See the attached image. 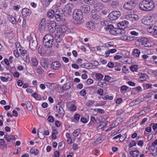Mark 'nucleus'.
I'll return each mask as SVG.
<instances>
[{
	"mask_svg": "<svg viewBox=\"0 0 157 157\" xmlns=\"http://www.w3.org/2000/svg\"><path fill=\"white\" fill-rule=\"evenodd\" d=\"M155 6L154 2L151 0H143L139 4L140 9L145 11L152 10Z\"/></svg>",
	"mask_w": 157,
	"mask_h": 157,
	"instance_id": "f257e3e1",
	"label": "nucleus"
},
{
	"mask_svg": "<svg viewBox=\"0 0 157 157\" xmlns=\"http://www.w3.org/2000/svg\"><path fill=\"white\" fill-rule=\"evenodd\" d=\"M43 43L46 47L48 48L52 47L55 43L53 35L50 34H46L44 37Z\"/></svg>",
	"mask_w": 157,
	"mask_h": 157,
	"instance_id": "f03ea898",
	"label": "nucleus"
},
{
	"mask_svg": "<svg viewBox=\"0 0 157 157\" xmlns=\"http://www.w3.org/2000/svg\"><path fill=\"white\" fill-rule=\"evenodd\" d=\"M73 16L75 21V24L79 25L82 23L83 16L82 11L78 10H74L73 13Z\"/></svg>",
	"mask_w": 157,
	"mask_h": 157,
	"instance_id": "7ed1b4c3",
	"label": "nucleus"
},
{
	"mask_svg": "<svg viewBox=\"0 0 157 157\" xmlns=\"http://www.w3.org/2000/svg\"><path fill=\"white\" fill-rule=\"evenodd\" d=\"M138 42L139 46L144 45L145 47H151L153 45L152 42L149 41L147 38L144 37L138 39Z\"/></svg>",
	"mask_w": 157,
	"mask_h": 157,
	"instance_id": "20e7f679",
	"label": "nucleus"
},
{
	"mask_svg": "<svg viewBox=\"0 0 157 157\" xmlns=\"http://www.w3.org/2000/svg\"><path fill=\"white\" fill-rule=\"evenodd\" d=\"M137 2V0H131L128 1L124 4V7L128 10H132L136 6Z\"/></svg>",
	"mask_w": 157,
	"mask_h": 157,
	"instance_id": "39448f33",
	"label": "nucleus"
},
{
	"mask_svg": "<svg viewBox=\"0 0 157 157\" xmlns=\"http://www.w3.org/2000/svg\"><path fill=\"white\" fill-rule=\"evenodd\" d=\"M155 17L153 16L144 17L141 20L142 23L146 25H151L155 22Z\"/></svg>",
	"mask_w": 157,
	"mask_h": 157,
	"instance_id": "423d86ee",
	"label": "nucleus"
},
{
	"mask_svg": "<svg viewBox=\"0 0 157 157\" xmlns=\"http://www.w3.org/2000/svg\"><path fill=\"white\" fill-rule=\"evenodd\" d=\"M128 24V22L126 20H124L121 22H119L118 24V27L119 29H121V32H119V33L121 34H124L125 31L124 29L126 28Z\"/></svg>",
	"mask_w": 157,
	"mask_h": 157,
	"instance_id": "0eeeda50",
	"label": "nucleus"
},
{
	"mask_svg": "<svg viewBox=\"0 0 157 157\" xmlns=\"http://www.w3.org/2000/svg\"><path fill=\"white\" fill-rule=\"evenodd\" d=\"M37 44V39L35 36L30 38L29 43V47L31 50L32 51L36 50Z\"/></svg>",
	"mask_w": 157,
	"mask_h": 157,
	"instance_id": "6e6552de",
	"label": "nucleus"
},
{
	"mask_svg": "<svg viewBox=\"0 0 157 157\" xmlns=\"http://www.w3.org/2000/svg\"><path fill=\"white\" fill-rule=\"evenodd\" d=\"M101 17L99 14L97 12H94L91 15V20L95 23L98 24L101 21Z\"/></svg>",
	"mask_w": 157,
	"mask_h": 157,
	"instance_id": "1a4fd4ad",
	"label": "nucleus"
},
{
	"mask_svg": "<svg viewBox=\"0 0 157 157\" xmlns=\"http://www.w3.org/2000/svg\"><path fill=\"white\" fill-rule=\"evenodd\" d=\"M120 12L117 11H113L109 15V19L112 20H115L117 19L121 16Z\"/></svg>",
	"mask_w": 157,
	"mask_h": 157,
	"instance_id": "9d476101",
	"label": "nucleus"
},
{
	"mask_svg": "<svg viewBox=\"0 0 157 157\" xmlns=\"http://www.w3.org/2000/svg\"><path fill=\"white\" fill-rule=\"evenodd\" d=\"M148 32L151 33L155 38H157V26L152 25L149 27L147 29Z\"/></svg>",
	"mask_w": 157,
	"mask_h": 157,
	"instance_id": "9b49d317",
	"label": "nucleus"
},
{
	"mask_svg": "<svg viewBox=\"0 0 157 157\" xmlns=\"http://www.w3.org/2000/svg\"><path fill=\"white\" fill-rule=\"evenodd\" d=\"M73 5L71 3L67 4L64 8V11L66 14L70 15L71 14Z\"/></svg>",
	"mask_w": 157,
	"mask_h": 157,
	"instance_id": "f8f14e48",
	"label": "nucleus"
},
{
	"mask_svg": "<svg viewBox=\"0 0 157 157\" xmlns=\"http://www.w3.org/2000/svg\"><path fill=\"white\" fill-rule=\"evenodd\" d=\"M61 66V65L59 61H55L52 63L50 68L53 70H57L60 68Z\"/></svg>",
	"mask_w": 157,
	"mask_h": 157,
	"instance_id": "ddd939ff",
	"label": "nucleus"
},
{
	"mask_svg": "<svg viewBox=\"0 0 157 157\" xmlns=\"http://www.w3.org/2000/svg\"><path fill=\"white\" fill-rule=\"evenodd\" d=\"M40 64L42 67L46 70L48 69L49 67V62L48 60L43 58L40 60Z\"/></svg>",
	"mask_w": 157,
	"mask_h": 157,
	"instance_id": "4468645a",
	"label": "nucleus"
},
{
	"mask_svg": "<svg viewBox=\"0 0 157 157\" xmlns=\"http://www.w3.org/2000/svg\"><path fill=\"white\" fill-rule=\"evenodd\" d=\"M56 23L55 21H51L48 25V30L50 33H53L56 30Z\"/></svg>",
	"mask_w": 157,
	"mask_h": 157,
	"instance_id": "2eb2a0df",
	"label": "nucleus"
},
{
	"mask_svg": "<svg viewBox=\"0 0 157 157\" xmlns=\"http://www.w3.org/2000/svg\"><path fill=\"white\" fill-rule=\"evenodd\" d=\"M56 108L57 112L61 115H63L64 113V111L62 106L59 104H57L56 105Z\"/></svg>",
	"mask_w": 157,
	"mask_h": 157,
	"instance_id": "dca6fc26",
	"label": "nucleus"
},
{
	"mask_svg": "<svg viewBox=\"0 0 157 157\" xmlns=\"http://www.w3.org/2000/svg\"><path fill=\"white\" fill-rule=\"evenodd\" d=\"M21 13L23 16L27 17L31 14V11L29 9L24 8L22 10Z\"/></svg>",
	"mask_w": 157,
	"mask_h": 157,
	"instance_id": "f3484780",
	"label": "nucleus"
},
{
	"mask_svg": "<svg viewBox=\"0 0 157 157\" xmlns=\"http://www.w3.org/2000/svg\"><path fill=\"white\" fill-rule=\"evenodd\" d=\"M80 9L83 11V13L86 14L88 13L90 10V7L89 6L84 5L80 7Z\"/></svg>",
	"mask_w": 157,
	"mask_h": 157,
	"instance_id": "a211bd4d",
	"label": "nucleus"
},
{
	"mask_svg": "<svg viewBox=\"0 0 157 157\" xmlns=\"http://www.w3.org/2000/svg\"><path fill=\"white\" fill-rule=\"evenodd\" d=\"M71 87V82H68L64 84L60 89L62 91L70 89Z\"/></svg>",
	"mask_w": 157,
	"mask_h": 157,
	"instance_id": "6ab92c4d",
	"label": "nucleus"
},
{
	"mask_svg": "<svg viewBox=\"0 0 157 157\" xmlns=\"http://www.w3.org/2000/svg\"><path fill=\"white\" fill-rule=\"evenodd\" d=\"M88 29L91 30H94L95 28V24L92 21L87 22L86 24Z\"/></svg>",
	"mask_w": 157,
	"mask_h": 157,
	"instance_id": "aec40b11",
	"label": "nucleus"
},
{
	"mask_svg": "<svg viewBox=\"0 0 157 157\" xmlns=\"http://www.w3.org/2000/svg\"><path fill=\"white\" fill-rule=\"evenodd\" d=\"M18 50L19 52L20 55L22 56H24L27 54V52L26 50L23 47H21L20 48H19Z\"/></svg>",
	"mask_w": 157,
	"mask_h": 157,
	"instance_id": "412c9836",
	"label": "nucleus"
},
{
	"mask_svg": "<svg viewBox=\"0 0 157 157\" xmlns=\"http://www.w3.org/2000/svg\"><path fill=\"white\" fill-rule=\"evenodd\" d=\"M138 75L139 76V80L141 82H143L146 80V76L147 75L146 74H143L142 73H139Z\"/></svg>",
	"mask_w": 157,
	"mask_h": 157,
	"instance_id": "4be33fe9",
	"label": "nucleus"
},
{
	"mask_svg": "<svg viewBox=\"0 0 157 157\" xmlns=\"http://www.w3.org/2000/svg\"><path fill=\"white\" fill-rule=\"evenodd\" d=\"M7 17L9 21L13 24H15L16 21L14 17L10 14H7Z\"/></svg>",
	"mask_w": 157,
	"mask_h": 157,
	"instance_id": "5701e85b",
	"label": "nucleus"
},
{
	"mask_svg": "<svg viewBox=\"0 0 157 157\" xmlns=\"http://www.w3.org/2000/svg\"><path fill=\"white\" fill-rule=\"evenodd\" d=\"M117 51V50L116 49H110L109 50L107 51L105 53V57H108L110 53H113L116 52Z\"/></svg>",
	"mask_w": 157,
	"mask_h": 157,
	"instance_id": "b1692460",
	"label": "nucleus"
},
{
	"mask_svg": "<svg viewBox=\"0 0 157 157\" xmlns=\"http://www.w3.org/2000/svg\"><path fill=\"white\" fill-rule=\"evenodd\" d=\"M149 151L151 152L153 155L154 154H155L157 151V149L156 147L154 146L151 145V146L149 147Z\"/></svg>",
	"mask_w": 157,
	"mask_h": 157,
	"instance_id": "393cba45",
	"label": "nucleus"
},
{
	"mask_svg": "<svg viewBox=\"0 0 157 157\" xmlns=\"http://www.w3.org/2000/svg\"><path fill=\"white\" fill-rule=\"evenodd\" d=\"M4 137L8 141H10L11 140H14L15 139V136L13 135H5Z\"/></svg>",
	"mask_w": 157,
	"mask_h": 157,
	"instance_id": "a878e982",
	"label": "nucleus"
},
{
	"mask_svg": "<svg viewBox=\"0 0 157 157\" xmlns=\"http://www.w3.org/2000/svg\"><path fill=\"white\" fill-rule=\"evenodd\" d=\"M137 142V139L136 140H131L129 142V148L134 147L136 145Z\"/></svg>",
	"mask_w": 157,
	"mask_h": 157,
	"instance_id": "bb28decb",
	"label": "nucleus"
},
{
	"mask_svg": "<svg viewBox=\"0 0 157 157\" xmlns=\"http://www.w3.org/2000/svg\"><path fill=\"white\" fill-rule=\"evenodd\" d=\"M55 15V12L53 10H50L47 13V16L50 18H52Z\"/></svg>",
	"mask_w": 157,
	"mask_h": 157,
	"instance_id": "cd10ccee",
	"label": "nucleus"
},
{
	"mask_svg": "<svg viewBox=\"0 0 157 157\" xmlns=\"http://www.w3.org/2000/svg\"><path fill=\"white\" fill-rule=\"evenodd\" d=\"M30 152L31 154H33L35 155H36L39 153V151L37 148L33 147L31 148L30 150Z\"/></svg>",
	"mask_w": 157,
	"mask_h": 157,
	"instance_id": "c85d7f7f",
	"label": "nucleus"
},
{
	"mask_svg": "<svg viewBox=\"0 0 157 157\" xmlns=\"http://www.w3.org/2000/svg\"><path fill=\"white\" fill-rule=\"evenodd\" d=\"M41 128H40L38 130L37 134L41 140H43L45 138L44 135L43 134H42V132H41Z\"/></svg>",
	"mask_w": 157,
	"mask_h": 157,
	"instance_id": "c756f323",
	"label": "nucleus"
},
{
	"mask_svg": "<svg viewBox=\"0 0 157 157\" xmlns=\"http://www.w3.org/2000/svg\"><path fill=\"white\" fill-rule=\"evenodd\" d=\"M26 108L29 111H31L33 109V105L29 101L27 102L26 103Z\"/></svg>",
	"mask_w": 157,
	"mask_h": 157,
	"instance_id": "7c9ffc66",
	"label": "nucleus"
},
{
	"mask_svg": "<svg viewBox=\"0 0 157 157\" xmlns=\"http://www.w3.org/2000/svg\"><path fill=\"white\" fill-rule=\"evenodd\" d=\"M98 85L101 87L105 86L107 85L106 83L105 82V80H100L99 81L98 83Z\"/></svg>",
	"mask_w": 157,
	"mask_h": 157,
	"instance_id": "2f4dec72",
	"label": "nucleus"
},
{
	"mask_svg": "<svg viewBox=\"0 0 157 157\" xmlns=\"http://www.w3.org/2000/svg\"><path fill=\"white\" fill-rule=\"evenodd\" d=\"M128 88V87L125 85H123L121 86L120 88V91L121 93H126Z\"/></svg>",
	"mask_w": 157,
	"mask_h": 157,
	"instance_id": "473e14b6",
	"label": "nucleus"
},
{
	"mask_svg": "<svg viewBox=\"0 0 157 157\" xmlns=\"http://www.w3.org/2000/svg\"><path fill=\"white\" fill-rule=\"evenodd\" d=\"M109 32L110 33L113 35H117V34L119 33H118V30H116V28H114V29L109 30Z\"/></svg>",
	"mask_w": 157,
	"mask_h": 157,
	"instance_id": "72a5a7b5",
	"label": "nucleus"
},
{
	"mask_svg": "<svg viewBox=\"0 0 157 157\" xmlns=\"http://www.w3.org/2000/svg\"><path fill=\"white\" fill-rule=\"evenodd\" d=\"M68 27L66 25H62L60 28V31L63 33H65L66 30H67Z\"/></svg>",
	"mask_w": 157,
	"mask_h": 157,
	"instance_id": "f704fd0d",
	"label": "nucleus"
},
{
	"mask_svg": "<svg viewBox=\"0 0 157 157\" xmlns=\"http://www.w3.org/2000/svg\"><path fill=\"white\" fill-rule=\"evenodd\" d=\"M130 154L133 157H137V150L131 151L130 152Z\"/></svg>",
	"mask_w": 157,
	"mask_h": 157,
	"instance_id": "c9c22d12",
	"label": "nucleus"
},
{
	"mask_svg": "<svg viewBox=\"0 0 157 157\" xmlns=\"http://www.w3.org/2000/svg\"><path fill=\"white\" fill-rule=\"evenodd\" d=\"M80 130L79 129H76L75 130L73 133V136L75 137H77L79 135Z\"/></svg>",
	"mask_w": 157,
	"mask_h": 157,
	"instance_id": "e433bc0d",
	"label": "nucleus"
},
{
	"mask_svg": "<svg viewBox=\"0 0 157 157\" xmlns=\"http://www.w3.org/2000/svg\"><path fill=\"white\" fill-rule=\"evenodd\" d=\"M105 29L107 30H111L114 29V26L113 25H108L106 26V27H105Z\"/></svg>",
	"mask_w": 157,
	"mask_h": 157,
	"instance_id": "4c0bfd02",
	"label": "nucleus"
},
{
	"mask_svg": "<svg viewBox=\"0 0 157 157\" xmlns=\"http://www.w3.org/2000/svg\"><path fill=\"white\" fill-rule=\"evenodd\" d=\"M84 2L89 5H91L94 3V0H83Z\"/></svg>",
	"mask_w": 157,
	"mask_h": 157,
	"instance_id": "58836bf2",
	"label": "nucleus"
},
{
	"mask_svg": "<svg viewBox=\"0 0 157 157\" xmlns=\"http://www.w3.org/2000/svg\"><path fill=\"white\" fill-rule=\"evenodd\" d=\"M130 69L132 71H137V65L132 66L130 67Z\"/></svg>",
	"mask_w": 157,
	"mask_h": 157,
	"instance_id": "ea45409f",
	"label": "nucleus"
},
{
	"mask_svg": "<svg viewBox=\"0 0 157 157\" xmlns=\"http://www.w3.org/2000/svg\"><path fill=\"white\" fill-rule=\"evenodd\" d=\"M5 76L8 80V81H11L13 78L12 75L10 74L7 73L5 75Z\"/></svg>",
	"mask_w": 157,
	"mask_h": 157,
	"instance_id": "a19ab883",
	"label": "nucleus"
},
{
	"mask_svg": "<svg viewBox=\"0 0 157 157\" xmlns=\"http://www.w3.org/2000/svg\"><path fill=\"white\" fill-rule=\"evenodd\" d=\"M54 16L56 21H59L62 18V14H60L58 15H54Z\"/></svg>",
	"mask_w": 157,
	"mask_h": 157,
	"instance_id": "79ce46f5",
	"label": "nucleus"
},
{
	"mask_svg": "<svg viewBox=\"0 0 157 157\" xmlns=\"http://www.w3.org/2000/svg\"><path fill=\"white\" fill-rule=\"evenodd\" d=\"M143 86L144 89H147L149 88H151L152 86V85L150 84H144Z\"/></svg>",
	"mask_w": 157,
	"mask_h": 157,
	"instance_id": "37998d69",
	"label": "nucleus"
},
{
	"mask_svg": "<svg viewBox=\"0 0 157 157\" xmlns=\"http://www.w3.org/2000/svg\"><path fill=\"white\" fill-rule=\"evenodd\" d=\"M32 65L34 66H36L38 64V62L35 58H33L32 59Z\"/></svg>",
	"mask_w": 157,
	"mask_h": 157,
	"instance_id": "c03bdc74",
	"label": "nucleus"
},
{
	"mask_svg": "<svg viewBox=\"0 0 157 157\" xmlns=\"http://www.w3.org/2000/svg\"><path fill=\"white\" fill-rule=\"evenodd\" d=\"M65 146L64 143L63 141H61L59 143L58 148L60 149H62Z\"/></svg>",
	"mask_w": 157,
	"mask_h": 157,
	"instance_id": "a18cd8bd",
	"label": "nucleus"
},
{
	"mask_svg": "<svg viewBox=\"0 0 157 157\" xmlns=\"http://www.w3.org/2000/svg\"><path fill=\"white\" fill-rule=\"evenodd\" d=\"M38 52L41 55L44 53V50L42 47L39 46L38 48Z\"/></svg>",
	"mask_w": 157,
	"mask_h": 157,
	"instance_id": "49530a36",
	"label": "nucleus"
},
{
	"mask_svg": "<svg viewBox=\"0 0 157 157\" xmlns=\"http://www.w3.org/2000/svg\"><path fill=\"white\" fill-rule=\"evenodd\" d=\"M19 49V48L18 47L17 48L16 50H15L14 51L13 53H14V55L15 56L16 58L18 57L20 55L19 54L20 53H19L18 52V50Z\"/></svg>",
	"mask_w": 157,
	"mask_h": 157,
	"instance_id": "de8ad7c7",
	"label": "nucleus"
},
{
	"mask_svg": "<svg viewBox=\"0 0 157 157\" xmlns=\"http://www.w3.org/2000/svg\"><path fill=\"white\" fill-rule=\"evenodd\" d=\"M115 65L114 63L112 62H109L106 66L109 68H112L114 67Z\"/></svg>",
	"mask_w": 157,
	"mask_h": 157,
	"instance_id": "09e8293b",
	"label": "nucleus"
},
{
	"mask_svg": "<svg viewBox=\"0 0 157 157\" xmlns=\"http://www.w3.org/2000/svg\"><path fill=\"white\" fill-rule=\"evenodd\" d=\"M45 21L46 20L45 18L42 19L41 20V22L40 24V25L41 26H45Z\"/></svg>",
	"mask_w": 157,
	"mask_h": 157,
	"instance_id": "8fccbe9b",
	"label": "nucleus"
},
{
	"mask_svg": "<svg viewBox=\"0 0 157 157\" xmlns=\"http://www.w3.org/2000/svg\"><path fill=\"white\" fill-rule=\"evenodd\" d=\"M96 78L98 79H100L103 78V75L99 73H98L95 75Z\"/></svg>",
	"mask_w": 157,
	"mask_h": 157,
	"instance_id": "3c124183",
	"label": "nucleus"
},
{
	"mask_svg": "<svg viewBox=\"0 0 157 157\" xmlns=\"http://www.w3.org/2000/svg\"><path fill=\"white\" fill-rule=\"evenodd\" d=\"M47 120L48 121L50 122H53L54 121V118L53 116H50L48 117Z\"/></svg>",
	"mask_w": 157,
	"mask_h": 157,
	"instance_id": "603ef678",
	"label": "nucleus"
},
{
	"mask_svg": "<svg viewBox=\"0 0 157 157\" xmlns=\"http://www.w3.org/2000/svg\"><path fill=\"white\" fill-rule=\"evenodd\" d=\"M86 83L88 85L92 84L93 82V80L91 78H88L86 82Z\"/></svg>",
	"mask_w": 157,
	"mask_h": 157,
	"instance_id": "864d4df0",
	"label": "nucleus"
},
{
	"mask_svg": "<svg viewBox=\"0 0 157 157\" xmlns=\"http://www.w3.org/2000/svg\"><path fill=\"white\" fill-rule=\"evenodd\" d=\"M104 91L103 90L101 89H98L97 91V94L100 95H102L103 94Z\"/></svg>",
	"mask_w": 157,
	"mask_h": 157,
	"instance_id": "5fc2aeb1",
	"label": "nucleus"
},
{
	"mask_svg": "<svg viewBox=\"0 0 157 157\" xmlns=\"http://www.w3.org/2000/svg\"><path fill=\"white\" fill-rule=\"evenodd\" d=\"M111 77L109 75H105L104 79V80L108 82L111 79Z\"/></svg>",
	"mask_w": 157,
	"mask_h": 157,
	"instance_id": "6e6d98bb",
	"label": "nucleus"
},
{
	"mask_svg": "<svg viewBox=\"0 0 157 157\" xmlns=\"http://www.w3.org/2000/svg\"><path fill=\"white\" fill-rule=\"evenodd\" d=\"M80 117V115L78 114H75L74 116V118L77 121H79Z\"/></svg>",
	"mask_w": 157,
	"mask_h": 157,
	"instance_id": "4d7b16f0",
	"label": "nucleus"
},
{
	"mask_svg": "<svg viewBox=\"0 0 157 157\" xmlns=\"http://www.w3.org/2000/svg\"><path fill=\"white\" fill-rule=\"evenodd\" d=\"M125 17L127 20H131V19L132 18V15L128 14L126 15Z\"/></svg>",
	"mask_w": 157,
	"mask_h": 157,
	"instance_id": "13d9d810",
	"label": "nucleus"
},
{
	"mask_svg": "<svg viewBox=\"0 0 157 157\" xmlns=\"http://www.w3.org/2000/svg\"><path fill=\"white\" fill-rule=\"evenodd\" d=\"M102 141V139L101 138H97L94 142V143L97 144H98L101 143Z\"/></svg>",
	"mask_w": 157,
	"mask_h": 157,
	"instance_id": "bf43d9fd",
	"label": "nucleus"
},
{
	"mask_svg": "<svg viewBox=\"0 0 157 157\" xmlns=\"http://www.w3.org/2000/svg\"><path fill=\"white\" fill-rule=\"evenodd\" d=\"M99 63L96 61H92L91 63H90L91 65H94V66H97L98 65Z\"/></svg>",
	"mask_w": 157,
	"mask_h": 157,
	"instance_id": "052dcab7",
	"label": "nucleus"
},
{
	"mask_svg": "<svg viewBox=\"0 0 157 157\" xmlns=\"http://www.w3.org/2000/svg\"><path fill=\"white\" fill-rule=\"evenodd\" d=\"M80 94L82 96H84L86 94V90L83 89L80 91Z\"/></svg>",
	"mask_w": 157,
	"mask_h": 157,
	"instance_id": "680f3d73",
	"label": "nucleus"
},
{
	"mask_svg": "<svg viewBox=\"0 0 157 157\" xmlns=\"http://www.w3.org/2000/svg\"><path fill=\"white\" fill-rule=\"evenodd\" d=\"M45 26L40 25L39 29L40 32H43L45 30Z\"/></svg>",
	"mask_w": 157,
	"mask_h": 157,
	"instance_id": "e2e57ef3",
	"label": "nucleus"
},
{
	"mask_svg": "<svg viewBox=\"0 0 157 157\" xmlns=\"http://www.w3.org/2000/svg\"><path fill=\"white\" fill-rule=\"evenodd\" d=\"M111 4L113 6H117L118 5V2L116 0H113Z\"/></svg>",
	"mask_w": 157,
	"mask_h": 157,
	"instance_id": "0e129e2a",
	"label": "nucleus"
},
{
	"mask_svg": "<svg viewBox=\"0 0 157 157\" xmlns=\"http://www.w3.org/2000/svg\"><path fill=\"white\" fill-rule=\"evenodd\" d=\"M144 142L143 140H140L138 141V145L142 147L144 145Z\"/></svg>",
	"mask_w": 157,
	"mask_h": 157,
	"instance_id": "69168bd1",
	"label": "nucleus"
},
{
	"mask_svg": "<svg viewBox=\"0 0 157 157\" xmlns=\"http://www.w3.org/2000/svg\"><path fill=\"white\" fill-rule=\"evenodd\" d=\"M17 84L18 86H21L23 84V82L22 80H19L17 81Z\"/></svg>",
	"mask_w": 157,
	"mask_h": 157,
	"instance_id": "338daca9",
	"label": "nucleus"
},
{
	"mask_svg": "<svg viewBox=\"0 0 157 157\" xmlns=\"http://www.w3.org/2000/svg\"><path fill=\"white\" fill-rule=\"evenodd\" d=\"M36 70L37 72L40 74H42L43 73V71L41 67L38 68Z\"/></svg>",
	"mask_w": 157,
	"mask_h": 157,
	"instance_id": "774afa93",
	"label": "nucleus"
}]
</instances>
